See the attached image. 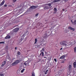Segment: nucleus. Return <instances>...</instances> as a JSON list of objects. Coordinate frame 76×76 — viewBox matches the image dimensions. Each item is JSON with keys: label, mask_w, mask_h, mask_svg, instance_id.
<instances>
[{"label": "nucleus", "mask_w": 76, "mask_h": 76, "mask_svg": "<svg viewBox=\"0 0 76 76\" xmlns=\"http://www.w3.org/2000/svg\"><path fill=\"white\" fill-rule=\"evenodd\" d=\"M60 44L61 45H64V46H66L68 44V43L66 41H62L60 42Z\"/></svg>", "instance_id": "obj_1"}, {"label": "nucleus", "mask_w": 76, "mask_h": 76, "mask_svg": "<svg viewBox=\"0 0 76 76\" xmlns=\"http://www.w3.org/2000/svg\"><path fill=\"white\" fill-rule=\"evenodd\" d=\"M25 34H23L22 35V36H21L22 38V37H23V39L22 38H21L18 41V43L19 44L23 40V39H24V37H25Z\"/></svg>", "instance_id": "obj_2"}, {"label": "nucleus", "mask_w": 76, "mask_h": 76, "mask_svg": "<svg viewBox=\"0 0 76 76\" xmlns=\"http://www.w3.org/2000/svg\"><path fill=\"white\" fill-rule=\"evenodd\" d=\"M68 70L69 73H71L72 71V65H69L68 67Z\"/></svg>", "instance_id": "obj_3"}, {"label": "nucleus", "mask_w": 76, "mask_h": 76, "mask_svg": "<svg viewBox=\"0 0 76 76\" xmlns=\"http://www.w3.org/2000/svg\"><path fill=\"white\" fill-rule=\"evenodd\" d=\"M42 51H44V48H43L42 50L40 51V52H42L41 53H40L39 56H41L42 55V56H44V52H42Z\"/></svg>", "instance_id": "obj_4"}, {"label": "nucleus", "mask_w": 76, "mask_h": 76, "mask_svg": "<svg viewBox=\"0 0 76 76\" xmlns=\"http://www.w3.org/2000/svg\"><path fill=\"white\" fill-rule=\"evenodd\" d=\"M68 29H71V30H72V31H74L75 30V28H72V27L70 26L69 27Z\"/></svg>", "instance_id": "obj_5"}, {"label": "nucleus", "mask_w": 76, "mask_h": 76, "mask_svg": "<svg viewBox=\"0 0 76 76\" xmlns=\"http://www.w3.org/2000/svg\"><path fill=\"white\" fill-rule=\"evenodd\" d=\"M19 28H16L13 30V31L14 32H17V31H19Z\"/></svg>", "instance_id": "obj_6"}, {"label": "nucleus", "mask_w": 76, "mask_h": 76, "mask_svg": "<svg viewBox=\"0 0 76 76\" xmlns=\"http://www.w3.org/2000/svg\"><path fill=\"white\" fill-rule=\"evenodd\" d=\"M44 38H47V37H48V36H47V33H46L44 35Z\"/></svg>", "instance_id": "obj_7"}, {"label": "nucleus", "mask_w": 76, "mask_h": 76, "mask_svg": "<svg viewBox=\"0 0 76 76\" xmlns=\"http://www.w3.org/2000/svg\"><path fill=\"white\" fill-rule=\"evenodd\" d=\"M31 9H36V6H32L30 7Z\"/></svg>", "instance_id": "obj_8"}, {"label": "nucleus", "mask_w": 76, "mask_h": 76, "mask_svg": "<svg viewBox=\"0 0 76 76\" xmlns=\"http://www.w3.org/2000/svg\"><path fill=\"white\" fill-rule=\"evenodd\" d=\"M54 12H53V13L55 14L57 13V9L56 8H54Z\"/></svg>", "instance_id": "obj_9"}, {"label": "nucleus", "mask_w": 76, "mask_h": 76, "mask_svg": "<svg viewBox=\"0 0 76 76\" xmlns=\"http://www.w3.org/2000/svg\"><path fill=\"white\" fill-rule=\"evenodd\" d=\"M6 61H4L3 62H2V64L1 66L2 67H3V66H4V64H6Z\"/></svg>", "instance_id": "obj_10"}, {"label": "nucleus", "mask_w": 76, "mask_h": 76, "mask_svg": "<svg viewBox=\"0 0 76 76\" xmlns=\"http://www.w3.org/2000/svg\"><path fill=\"white\" fill-rule=\"evenodd\" d=\"M73 67L74 68H76V62H74L73 64Z\"/></svg>", "instance_id": "obj_11"}, {"label": "nucleus", "mask_w": 76, "mask_h": 76, "mask_svg": "<svg viewBox=\"0 0 76 76\" xmlns=\"http://www.w3.org/2000/svg\"><path fill=\"white\" fill-rule=\"evenodd\" d=\"M10 38V36L8 35L6 36V37H5V39H7L8 38L9 39Z\"/></svg>", "instance_id": "obj_12"}, {"label": "nucleus", "mask_w": 76, "mask_h": 76, "mask_svg": "<svg viewBox=\"0 0 76 76\" xmlns=\"http://www.w3.org/2000/svg\"><path fill=\"white\" fill-rule=\"evenodd\" d=\"M64 57H65V56H64V55H63L60 57V59H63V58H64Z\"/></svg>", "instance_id": "obj_13"}, {"label": "nucleus", "mask_w": 76, "mask_h": 76, "mask_svg": "<svg viewBox=\"0 0 76 76\" xmlns=\"http://www.w3.org/2000/svg\"><path fill=\"white\" fill-rule=\"evenodd\" d=\"M4 1H2L1 2V6H3V4H4Z\"/></svg>", "instance_id": "obj_14"}, {"label": "nucleus", "mask_w": 76, "mask_h": 76, "mask_svg": "<svg viewBox=\"0 0 76 76\" xmlns=\"http://www.w3.org/2000/svg\"><path fill=\"white\" fill-rule=\"evenodd\" d=\"M44 9H45V10H47V9H49V7H48L46 6L45 7Z\"/></svg>", "instance_id": "obj_15"}, {"label": "nucleus", "mask_w": 76, "mask_h": 76, "mask_svg": "<svg viewBox=\"0 0 76 76\" xmlns=\"http://www.w3.org/2000/svg\"><path fill=\"white\" fill-rule=\"evenodd\" d=\"M20 62V61L19 60H17L15 61V63H16V64H18V63H19Z\"/></svg>", "instance_id": "obj_16"}, {"label": "nucleus", "mask_w": 76, "mask_h": 76, "mask_svg": "<svg viewBox=\"0 0 76 76\" xmlns=\"http://www.w3.org/2000/svg\"><path fill=\"white\" fill-rule=\"evenodd\" d=\"M61 0H54L53 1V2L54 3H56V2H58V1H60Z\"/></svg>", "instance_id": "obj_17"}, {"label": "nucleus", "mask_w": 76, "mask_h": 76, "mask_svg": "<svg viewBox=\"0 0 76 76\" xmlns=\"http://www.w3.org/2000/svg\"><path fill=\"white\" fill-rule=\"evenodd\" d=\"M61 0H54L53 1V2L54 3H56V2H58V1H60Z\"/></svg>", "instance_id": "obj_18"}, {"label": "nucleus", "mask_w": 76, "mask_h": 76, "mask_svg": "<svg viewBox=\"0 0 76 76\" xmlns=\"http://www.w3.org/2000/svg\"><path fill=\"white\" fill-rule=\"evenodd\" d=\"M37 39L35 38V42L34 43V44H35L37 42Z\"/></svg>", "instance_id": "obj_19"}, {"label": "nucleus", "mask_w": 76, "mask_h": 76, "mask_svg": "<svg viewBox=\"0 0 76 76\" xmlns=\"http://www.w3.org/2000/svg\"><path fill=\"white\" fill-rule=\"evenodd\" d=\"M26 64L27 65H28V66H29V64L30 63V62L29 61H26Z\"/></svg>", "instance_id": "obj_20"}, {"label": "nucleus", "mask_w": 76, "mask_h": 76, "mask_svg": "<svg viewBox=\"0 0 76 76\" xmlns=\"http://www.w3.org/2000/svg\"><path fill=\"white\" fill-rule=\"evenodd\" d=\"M48 70L47 69L45 73V75H47V73H48Z\"/></svg>", "instance_id": "obj_21"}, {"label": "nucleus", "mask_w": 76, "mask_h": 76, "mask_svg": "<svg viewBox=\"0 0 76 76\" xmlns=\"http://www.w3.org/2000/svg\"><path fill=\"white\" fill-rule=\"evenodd\" d=\"M16 64L15 63V62H14V63H12V66H15V65H16Z\"/></svg>", "instance_id": "obj_22"}, {"label": "nucleus", "mask_w": 76, "mask_h": 76, "mask_svg": "<svg viewBox=\"0 0 76 76\" xmlns=\"http://www.w3.org/2000/svg\"><path fill=\"white\" fill-rule=\"evenodd\" d=\"M25 69H22L21 71V73H23V72H24V71H25Z\"/></svg>", "instance_id": "obj_23"}, {"label": "nucleus", "mask_w": 76, "mask_h": 76, "mask_svg": "<svg viewBox=\"0 0 76 76\" xmlns=\"http://www.w3.org/2000/svg\"><path fill=\"white\" fill-rule=\"evenodd\" d=\"M31 76H35V73H34V72H32V75H31Z\"/></svg>", "instance_id": "obj_24"}, {"label": "nucleus", "mask_w": 76, "mask_h": 76, "mask_svg": "<svg viewBox=\"0 0 76 76\" xmlns=\"http://www.w3.org/2000/svg\"><path fill=\"white\" fill-rule=\"evenodd\" d=\"M20 71L18 70L17 72V73L18 74V75H19V74H20Z\"/></svg>", "instance_id": "obj_25"}, {"label": "nucleus", "mask_w": 76, "mask_h": 76, "mask_svg": "<svg viewBox=\"0 0 76 76\" xmlns=\"http://www.w3.org/2000/svg\"><path fill=\"white\" fill-rule=\"evenodd\" d=\"M76 20H75L73 22V25H76Z\"/></svg>", "instance_id": "obj_26"}, {"label": "nucleus", "mask_w": 76, "mask_h": 76, "mask_svg": "<svg viewBox=\"0 0 76 76\" xmlns=\"http://www.w3.org/2000/svg\"><path fill=\"white\" fill-rule=\"evenodd\" d=\"M74 52L75 53H76V47H75L74 48Z\"/></svg>", "instance_id": "obj_27"}, {"label": "nucleus", "mask_w": 76, "mask_h": 76, "mask_svg": "<svg viewBox=\"0 0 76 76\" xmlns=\"http://www.w3.org/2000/svg\"><path fill=\"white\" fill-rule=\"evenodd\" d=\"M24 64L25 65V66H27V65L26 64V62H24Z\"/></svg>", "instance_id": "obj_28"}, {"label": "nucleus", "mask_w": 76, "mask_h": 76, "mask_svg": "<svg viewBox=\"0 0 76 76\" xmlns=\"http://www.w3.org/2000/svg\"><path fill=\"white\" fill-rule=\"evenodd\" d=\"M22 67H19V70H22Z\"/></svg>", "instance_id": "obj_29"}, {"label": "nucleus", "mask_w": 76, "mask_h": 76, "mask_svg": "<svg viewBox=\"0 0 76 76\" xmlns=\"http://www.w3.org/2000/svg\"><path fill=\"white\" fill-rule=\"evenodd\" d=\"M0 44H4V42H0Z\"/></svg>", "instance_id": "obj_30"}, {"label": "nucleus", "mask_w": 76, "mask_h": 76, "mask_svg": "<svg viewBox=\"0 0 76 76\" xmlns=\"http://www.w3.org/2000/svg\"><path fill=\"white\" fill-rule=\"evenodd\" d=\"M17 54L18 55H20V53L19 52H17Z\"/></svg>", "instance_id": "obj_31"}, {"label": "nucleus", "mask_w": 76, "mask_h": 76, "mask_svg": "<svg viewBox=\"0 0 76 76\" xmlns=\"http://www.w3.org/2000/svg\"><path fill=\"white\" fill-rule=\"evenodd\" d=\"M38 15H39V14L38 13H37V14H36L35 15V16H37Z\"/></svg>", "instance_id": "obj_32"}, {"label": "nucleus", "mask_w": 76, "mask_h": 76, "mask_svg": "<svg viewBox=\"0 0 76 76\" xmlns=\"http://www.w3.org/2000/svg\"><path fill=\"white\" fill-rule=\"evenodd\" d=\"M48 6H51V4H48Z\"/></svg>", "instance_id": "obj_33"}, {"label": "nucleus", "mask_w": 76, "mask_h": 76, "mask_svg": "<svg viewBox=\"0 0 76 76\" xmlns=\"http://www.w3.org/2000/svg\"><path fill=\"white\" fill-rule=\"evenodd\" d=\"M39 24V25H38V26H40L41 25H42V23H38Z\"/></svg>", "instance_id": "obj_34"}, {"label": "nucleus", "mask_w": 76, "mask_h": 76, "mask_svg": "<svg viewBox=\"0 0 76 76\" xmlns=\"http://www.w3.org/2000/svg\"><path fill=\"white\" fill-rule=\"evenodd\" d=\"M17 0H13V2H16Z\"/></svg>", "instance_id": "obj_35"}, {"label": "nucleus", "mask_w": 76, "mask_h": 76, "mask_svg": "<svg viewBox=\"0 0 76 76\" xmlns=\"http://www.w3.org/2000/svg\"><path fill=\"white\" fill-rule=\"evenodd\" d=\"M64 1L65 2H66V1H68V0H64Z\"/></svg>", "instance_id": "obj_36"}, {"label": "nucleus", "mask_w": 76, "mask_h": 76, "mask_svg": "<svg viewBox=\"0 0 76 76\" xmlns=\"http://www.w3.org/2000/svg\"><path fill=\"white\" fill-rule=\"evenodd\" d=\"M54 60L55 61H56V62L57 61V59H54Z\"/></svg>", "instance_id": "obj_37"}, {"label": "nucleus", "mask_w": 76, "mask_h": 76, "mask_svg": "<svg viewBox=\"0 0 76 76\" xmlns=\"http://www.w3.org/2000/svg\"><path fill=\"white\" fill-rule=\"evenodd\" d=\"M75 72H76V71H75V70H73V72L74 73H75Z\"/></svg>", "instance_id": "obj_38"}, {"label": "nucleus", "mask_w": 76, "mask_h": 76, "mask_svg": "<svg viewBox=\"0 0 76 76\" xmlns=\"http://www.w3.org/2000/svg\"><path fill=\"white\" fill-rule=\"evenodd\" d=\"M3 76V75L2 74H0V76Z\"/></svg>", "instance_id": "obj_39"}, {"label": "nucleus", "mask_w": 76, "mask_h": 76, "mask_svg": "<svg viewBox=\"0 0 76 76\" xmlns=\"http://www.w3.org/2000/svg\"><path fill=\"white\" fill-rule=\"evenodd\" d=\"M4 7H7V5H6V4L4 5Z\"/></svg>", "instance_id": "obj_40"}, {"label": "nucleus", "mask_w": 76, "mask_h": 76, "mask_svg": "<svg viewBox=\"0 0 76 76\" xmlns=\"http://www.w3.org/2000/svg\"><path fill=\"white\" fill-rule=\"evenodd\" d=\"M64 63V61H63L61 63Z\"/></svg>", "instance_id": "obj_41"}, {"label": "nucleus", "mask_w": 76, "mask_h": 76, "mask_svg": "<svg viewBox=\"0 0 76 76\" xmlns=\"http://www.w3.org/2000/svg\"><path fill=\"white\" fill-rule=\"evenodd\" d=\"M15 50H17V47L15 48Z\"/></svg>", "instance_id": "obj_42"}, {"label": "nucleus", "mask_w": 76, "mask_h": 76, "mask_svg": "<svg viewBox=\"0 0 76 76\" xmlns=\"http://www.w3.org/2000/svg\"><path fill=\"white\" fill-rule=\"evenodd\" d=\"M63 50V48H61L60 49V50Z\"/></svg>", "instance_id": "obj_43"}, {"label": "nucleus", "mask_w": 76, "mask_h": 76, "mask_svg": "<svg viewBox=\"0 0 76 76\" xmlns=\"http://www.w3.org/2000/svg\"><path fill=\"white\" fill-rule=\"evenodd\" d=\"M44 58H47V57H44Z\"/></svg>", "instance_id": "obj_44"}, {"label": "nucleus", "mask_w": 76, "mask_h": 76, "mask_svg": "<svg viewBox=\"0 0 76 76\" xmlns=\"http://www.w3.org/2000/svg\"><path fill=\"white\" fill-rule=\"evenodd\" d=\"M1 6H2L1 4H0V7H1Z\"/></svg>", "instance_id": "obj_45"}, {"label": "nucleus", "mask_w": 76, "mask_h": 76, "mask_svg": "<svg viewBox=\"0 0 76 76\" xmlns=\"http://www.w3.org/2000/svg\"><path fill=\"white\" fill-rule=\"evenodd\" d=\"M16 26V25L15 26V27H16V26Z\"/></svg>", "instance_id": "obj_46"}, {"label": "nucleus", "mask_w": 76, "mask_h": 76, "mask_svg": "<svg viewBox=\"0 0 76 76\" xmlns=\"http://www.w3.org/2000/svg\"><path fill=\"white\" fill-rule=\"evenodd\" d=\"M63 10H64V9H63Z\"/></svg>", "instance_id": "obj_47"}, {"label": "nucleus", "mask_w": 76, "mask_h": 76, "mask_svg": "<svg viewBox=\"0 0 76 76\" xmlns=\"http://www.w3.org/2000/svg\"><path fill=\"white\" fill-rule=\"evenodd\" d=\"M71 22H72V20H71Z\"/></svg>", "instance_id": "obj_48"}]
</instances>
